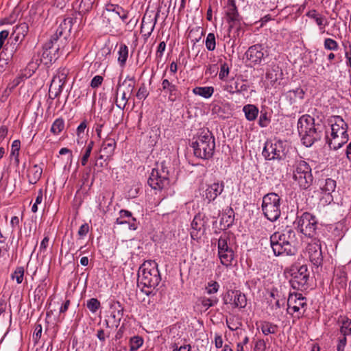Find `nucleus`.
<instances>
[{"label": "nucleus", "instance_id": "f257e3e1", "mask_svg": "<svg viewBox=\"0 0 351 351\" xmlns=\"http://www.w3.org/2000/svg\"><path fill=\"white\" fill-rule=\"evenodd\" d=\"M161 277L156 261H145L140 267L138 274V285L142 286V291L149 295L152 289L160 282Z\"/></svg>", "mask_w": 351, "mask_h": 351}, {"label": "nucleus", "instance_id": "f03ea898", "mask_svg": "<svg viewBox=\"0 0 351 351\" xmlns=\"http://www.w3.org/2000/svg\"><path fill=\"white\" fill-rule=\"evenodd\" d=\"M295 233L292 229L276 232L270 237V244L275 256H293L297 252L293 245Z\"/></svg>", "mask_w": 351, "mask_h": 351}, {"label": "nucleus", "instance_id": "7ed1b4c3", "mask_svg": "<svg viewBox=\"0 0 351 351\" xmlns=\"http://www.w3.org/2000/svg\"><path fill=\"white\" fill-rule=\"evenodd\" d=\"M191 143L194 155L199 158L208 160L213 157L215 148V136L208 129H203L195 137Z\"/></svg>", "mask_w": 351, "mask_h": 351}, {"label": "nucleus", "instance_id": "20e7f679", "mask_svg": "<svg viewBox=\"0 0 351 351\" xmlns=\"http://www.w3.org/2000/svg\"><path fill=\"white\" fill-rule=\"evenodd\" d=\"M298 130L301 141L306 147H311L321 138V132L315 127L314 118L308 114L303 115L299 119Z\"/></svg>", "mask_w": 351, "mask_h": 351}, {"label": "nucleus", "instance_id": "39448f33", "mask_svg": "<svg viewBox=\"0 0 351 351\" xmlns=\"http://www.w3.org/2000/svg\"><path fill=\"white\" fill-rule=\"evenodd\" d=\"M293 179L300 190H310L313 183L312 169L308 162L298 160L293 165Z\"/></svg>", "mask_w": 351, "mask_h": 351}, {"label": "nucleus", "instance_id": "423d86ee", "mask_svg": "<svg viewBox=\"0 0 351 351\" xmlns=\"http://www.w3.org/2000/svg\"><path fill=\"white\" fill-rule=\"evenodd\" d=\"M285 273L291 276L289 282L293 289L303 291L308 289L310 273L306 265H293L286 269Z\"/></svg>", "mask_w": 351, "mask_h": 351}, {"label": "nucleus", "instance_id": "0eeeda50", "mask_svg": "<svg viewBox=\"0 0 351 351\" xmlns=\"http://www.w3.org/2000/svg\"><path fill=\"white\" fill-rule=\"evenodd\" d=\"M281 201L282 199L276 193H267L263 197L262 210L269 221L274 222L280 218Z\"/></svg>", "mask_w": 351, "mask_h": 351}, {"label": "nucleus", "instance_id": "6e6552de", "mask_svg": "<svg viewBox=\"0 0 351 351\" xmlns=\"http://www.w3.org/2000/svg\"><path fill=\"white\" fill-rule=\"evenodd\" d=\"M294 224L297 230L305 237L309 238H315L316 237L318 221L317 217L311 213L305 212L300 216H298Z\"/></svg>", "mask_w": 351, "mask_h": 351}, {"label": "nucleus", "instance_id": "1a4fd4ad", "mask_svg": "<svg viewBox=\"0 0 351 351\" xmlns=\"http://www.w3.org/2000/svg\"><path fill=\"white\" fill-rule=\"evenodd\" d=\"M287 152V145L282 141H267L263 150V156L266 160H284Z\"/></svg>", "mask_w": 351, "mask_h": 351}, {"label": "nucleus", "instance_id": "9d476101", "mask_svg": "<svg viewBox=\"0 0 351 351\" xmlns=\"http://www.w3.org/2000/svg\"><path fill=\"white\" fill-rule=\"evenodd\" d=\"M225 8L226 21L229 24L228 31L231 33L236 29V32L234 34L237 33V36H239L241 27L242 18L239 14L235 0H228Z\"/></svg>", "mask_w": 351, "mask_h": 351}, {"label": "nucleus", "instance_id": "9b49d317", "mask_svg": "<svg viewBox=\"0 0 351 351\" xmlns=\"http://www.w3.org/2000/svg\"><path fill=\"white\" fill-rule=\"evenodd\" d=\"M226 235H221L218 240V255L222 265L229 266L234 258V252Z\"/></svg>", "mask_w": 351, "mask_h": 351}, {"label": "nucleus", "instance_id": "f8f14e48", "mask_svg": "<svg viewBox=\"0 0 351 351\" xmlns=\"http://www.w3.org/2000/svg\"><path fill=\"white\" fill-rule=\"evenodd\" d=\"M168 173L162 170L153 169L148 178L147 184L154 190H161L169 185Z\"/></svg>", "mask_w": 351, "mask_h": 351}, {"label": "nucleus", "instance_id": "ddd939ff", "mask_svg": "<svg viewBox=\"0 0 351 351\" xmlns=\"http://www.w3.org/2000/svg\"><path fill=\"white\" fill-rule=\"evenodd\" d=\"M287 312L293 315L298 313L303 315L307 306L306 298L300 293L290 294L287 300Z\"/></svg>", "mask_w": 351, "mask_h": 351}, {"label": "nucleus", "instance_id": "4468645a", "mask_svg": "<svg viewBox=\"0 0 351 351\" xmlns=\"http://www.w3.org/2000/svg\"><path fill=\"white\" fill-rule=\"evenodd\" d=\"M306 250L308 254L310 261L317 267L322 265L323 256L320 241L316 239L312 240L306 246Z\"/></svg>", "mask_w": 351, "mask_h": 351}, {"label": "nucleus", "instance_id": "2eb2a0df", "mask_svg": "<svg viewBox=\"0 0 351 351\" xmlns=\"http://www.w3.org/2000/svg\"><path fill=\"white\" fill-rule=\"evenodd\" d=\"M224 304L231 303L235 308H245L247 305V298L244 293L239 290L228 291L223 298Z\"/></svg>", "mask_w": 351, "mask_h": 351}, {"label": "nucleus", "instance_id": "dca6fc26", "mask_svg": "<svg viewBox=\"0 0 351 351\" xmlns=\"http://www.w3.org/2000/svg\"><path fill=\"white\" fill-rule=\"evenodd\" d=\"M264 48L261 45H254L245 52L247 59L254 64H260L265 56Z\"/></svg>", "mask_w": 351, "mask_h": 351}, {"label": "nucleus", "instance_id": "f3484780", "mask_svg": "<svg viewBox=\"0 0 351 351\" xmlns=\"http://www.w3.org/2000/svg\"><path fill=\"white\" fill-rule=\"evenodd\" d=\"M331 122V136H348L347 132L348 125L339 116H335Z\"/></svg>", "mask_w": 351, "mask_h": 351}, {"label": "nucleus", "instance_id": "a211bd4d", "mask_svg": "<svg viewBox=\"0 0 351 351\" xmlns=\"http://www.w3.org/2000/svg\"><path fill=\"white\" fill-rule=\"evenodd\" d=\"M161 91L168 95V99L170 101H175L180 97L178 86L170 82L168 79L162 78L161 82Z\"/></svg>", "mask_w": 351, "mask_h": 351}, {"label": "nucleus", "instance_id": "6ab92c4d", "mask_svg": "<svg viewBox=\"0 0 351 351\" xmlns=\"http://www.w3.org/2000/svg\"><path fill=\"white\" fill-rule=\"evenodd\" d=\"M224 189L223 182H215L208 186L205 191V197L208 202L215 200L217 197L222 193Z\"/></svg>", "mask_w": 351, "mask_h": 351}, {"label": "nucleus", "instance_id": "aec40b11", "mask_svg": "<svg viewBox=\"0 0 351 351\" xmlns=\"http://www.w3.org/2000/svg\"><path fill=\"white\" fill-rule=\"evenodd\" d=\"M249 85L245 84L239 85V83L237 81H234L233 79L223 86V90L227 91L231 95H234L235 93L244 94L245 92L247 91Z\"/></svg>", "mask_w": 351, "mask_h": 351}, {"label": "nucleus", "instance_id": "412c9836", "mask_svg": "<svg viewBox=\"0 0 351 351\" xmlns=\"http://www.w3.org/2000/svg\"><path fill=\"white\" fill-rule=\"evenodd\" d=\"M23 41L22 39H19L16 36H14L12 34H11L8 43L3 47V51L8 56L7 58H12L14 53L17 51L19 45Z\"/></svg>", "mask_w": 351, "mask_h": 351}, {"label": "nucleus", "instance_id": "4be33fe9", "mask_svg": "<svg viewBox=\"0 0 351 351\" xmlns=\"http://www.w3.org/2000/svg\"><path fill=\"white\" fill-rule=\"evenodd\" d=\"M158 16L159 11L156 12L154 19H149V21H146L145 17L143 19L141 27V32L143 34V36L145 39H147L153 32Z\"/></svg>", "mask_w": 351, "mask_h": 351}, {"label": "nucleus", "instance_id": "5701e85b", "mask_svg": "<svg viewBox=\"0 0 351 351\" xmlns=\"http://www.w3.org/2000/svg\"><path fill=\"white\" fill-rule=\"evenodd\" d=\"M191 226L192 230L191 232V239L193 240H198L201 236L200 232L202 230L204 226V222L201 219L200 216H195L193 220L191 222Z\"/></svg>", "mask_w": 351, "mask_h": 351}, {"label": "nucleus", "instance_id": "b1692460", "mask_svg": "<svg viewBox=\"0 0 351 351\" xmlns=\"http://www.w3.org/2000/svg\"><path fill=\"white\" fill-rule=\"evenodd\" d=\"M43 173V167L38 165H33L27 173L28 181L29 184H35L40 179Z\"/></svg>", "mask_w": 351, "mask_h": 351}, {"label": "nucleus", "instance_id": "393cba45", "mask_svg": "<svg viewBox=\"0 0 351 351\" xmlns=\"http://www.w3.org/2000/svg\"><path fill=\"white\" fill-rule=\"evenodd\" d=\"M116 143L113 139H108L104 141L101 145V152H104L103 155H100L99 159H103L104 157H110L114 151Z\"/></svg>", "mask_w": 351, "mask_h": 351}, {"label": "nucleus", "instance_id": "a878e982", "mask_svg": "<svg viewBox=\"0 0 351 351\" xmlns=\"http://www.w3.org/2000/svg\"><path fill=\"white\" fill-rule=\"evenodd\" d=\"M243 111L246 119L249 121L256 120L259 113L258 108L253 104L245 105L243 108Z\"/></svg>", "mask_w": 351, "mask_h": 351}, {"label": "nucleus", "instance_id": "bb28decb", "mask_svg": "<svg viewBox=\"0 0 351 351\" xmlns=\"http://www.w3.org/2000/svg\"><path fill=\"white\" fill-rule=\"evenodd\" d=\"M306 16L314 20L316 24L319 27L320 30H324L325 26L327 25L326 18L318 13L315 10L308 11Z\"/></svg>", "mask_w": 351, "mask_h": 351}, {"label": "nucleus", "instance_id": "cd10ccee", "mask_svg": "<svg viewBox=\"0 0 351 351\" xmlns=\"http://www.w3.org/2000/svg\"><path fill=\"white\" fill-rule=\"evenodd\" d=\"M192 91L195 95H199L204 99H209L213 95L215 89L213 86H197Z\"/></svg>", "mask_w": 351, "mask_h": 351}, {"label": "nucleus", "instance_id": "c85d7f7f", "mask_svg": "<svg viewBox=\"0 0 351 351\" xmlns=\"http://www.w3.org/2000/svg\"><path fill=\"white\" fill-rule=\"evenodd\" d=\"M348 141V136H335L328 141L330 149L337 150L341 147Z\"/></svg>", "mask_w": 351, "mask_h": 351}, {"label": "nucleus", "instance_id": "c756f323", "mask_svg": "<svg viewBox=\"0 0 351 351\" xmlns=\"http://www.w3.org/2000/svg\"><path fill=\"white\" fill-rule=\"evenodd\" d=\"M337 186L336 181L332 178H326L324 181V184L320 186V189L324 194L330 196L331 200L332 197L331 193L335 191Z\"/></svg>", "mask_w": 351, "mask_h": 351}, {"label": "nucleus", "instance_id": "7c9ffc66", "mask_svg": "<svg viewBox=\"0 0 351 351\" xmlns=\"http://www.w3.org/2000/svg\"><path fill=\"white\" fill-rule=\"evenodd\" d=\"M95 4V0H81L78 8L80 14H82V16H84L86 19L87 14L91 11Z\"/></svg>", "mask_w": 351, "mask_h": 351}, {"label": "nucleus", "instance_id": "2f4dec72", "mask_svg": "<svg viewBox=\"0 0 351 351\" xmlns=\"http://www.w3.org/2000/svg\"><path fill=\"white\" fill-rule=\"evenodd\" d=\"M304 96V91L301 88L290 90L286 93V97L289 99L291 104L295 103L296 99H303Z\"/></svg>", "mask_w": 351, "mask_h": 351}, {"label": "nucleus", "instance_id": "473e14b6", "mask_svg": "<svg viewBox=\"0 0 351 351\" xmlns=\"http://www.w3.org/2000/svg\"><path fill=\"white\" fill-rule=\"evenodd\" d=\"M259 327L265 335L275 334L278 330V326L269 322H261Z\"/></svg>", "mask_w": 351, "mask_h": 351}, {"label": "nucleus", "instance_id": "72a5a7b5", "mask_svg": "<svg viewBox=\"0 0 351 351\" xmlns=\"http://www.w3.org/2000/svg\"><path fill=\"white\" fill-rule=\"evenodd\" d=\"M128 57V47L121 43L118 50V62L121 66H124Z\"/></svg>", "mask_w": 351, "mask_h": 351}, {"label": "nucleus", "instance_id": "f704fd0d", "mask_svg": "<svg viewBox=\"0 0 351 351\" xmlns=\"http://www.w3.org/2000/svg\"><path fill=\"white\" fill-rule=\"evenodd\" d=\"M29 29V26L26 23H22L14 27L13 32L12 33L14 36L19 39L23 40Z\"/></svg>", "mask_w": 351, "mask_h": 351}, {"label": "nucleus", "instance_id": "c9c22d12", "mask_svg": "<svg viewBox=\"0 0 351 351\" xmlns=\"http://www.w3.org/2000/svg\"><path fill=\"white\" fill-rule=\"evenodd\" d=\"M339 331L341 335L346 337L351 335V319L345 317L341 321V326H340Z\"/></svg>", "mask_w": 351, "mask_h": 351}, {"label": "nucleus", "instance_id": "e433bc0d", "mask_svg": "<svg viewBox=\"0 0 351 351\" xmlns=\"http://www.w3.org/2000/svg\"><path fill=\"white\" fill-rule=\"evenodd\" d=\"M134 80L133 78H130L127 77L125 80L123 82L122 85L124 87L123 91L128 94L130 97L132 95L134 88Z\"/></svg>", "mask_w": 351, "mask_h": 351}, {"label": "nucleus", "instance_id": "4c0bfd02", "mask_svg": "<svg viewBox=\"0 0 351 351\" xmlns=\"http://www.w3.org/2000/svg\"><path fill=\"white\" fill-rule=\"evenodd\" d=\"M27 79V74L21 73L16 78L13 80L12 82L8 84L5 92L9 90V92H12L17 86H19L21 82L24 80Z\"/></svg>", "mask_w": 351, "mask_h": 351}, {"label": "nucleus", "instance_id": "58836bf2", "mask_svg": "<svg viewBox=\"0 0 351 351\" xmlns=\"http://www.w3.org/2000/svg\"><path fill=\"white\" fill-rule=\"evenodd\" d=\"M64 128V121L62 119H57L53 123L51 132L54 134H60Z\"/></svg>", "mask_w": 351, "mask_h": 351}, {"label": "nucleus", "instance_id": "ea45409f", "mask_svg": "<svg viewBox=\"0 0 351 351\" xmlns=\"http://www.w3.org/2000/svg\"><path fill=\"white\" fill-rule=\"evenodd\" d=\"M115 223L119 225L128 224L129 229L132 230H136L138 228L136 220L134 217H132L131 221L130 219L127 221L119 217L117 219Z\"/></svg>", "mask_w": 351, "mask_h": 351}, {"label": "nucleus", "instance_id": "a19ab883", "mask_svg": "<svg viewBox=\"0 0 351 351\" xmlns=\"http://www.w3.org/2000/svg\"><path fill=\"white\" fill-rule=\"evenodd\" d=\"M24 267L22 266L16 267L14 271L11 275L12 279H15L18 284H21L23 282L24 276Z\"/></svg>", "mask_w": 351, "mask_h": 351}, {"label": "nucleus", "instance_id": "79ce46f5", "mask_svg": "<svg viewBox=\"0 0 351 351\" xmlns=\"http://www.w3.org/2000/svg\"><path fill=\"white\" fill-rule=\"evenodd\" d=\"M117 8L121 7L117 4H107L105 8L106 14H108L109 17L117 18L118 12H119L117 10Z\"/></svg>", "mask_w": 351, "mask_h": 351}, {"label": "nucleus", "instance_id": "37998d69", "mask_svg": "<svg viewBox=\"0 0 351 351\" xmlns=\"http://www.w3.org/2000/svg\"><path fill=\"white\" fill-rule=\"evenodd\" d=\"M66 19L71 21V24L73 26L76 23H78L79 25L81 24L83 22L84 19H85V16L80 14V12L77 10L73 12L71 16L66 17Z\"/></svg>", "mask_w": 351, "mask_h": 351}, {"label": "nucleus", "instance_id": "c03bdc74", "mask_svg": "<svg viewBox=\"0 0 351 351\" xmlns=\"http://www.w3.org/2000/svg\"><path fill=\"white\" fill-rule=\"evenodd\" d=\"M206 47L208 51H214L216 48V39L213 33H209L205 41Z\"/></svg>", "mask_w": 351, "mask_h": 351}, {"label": "nucleus", "instance_id": "a18cd8bd", "mask_svg": "<svg viewBox=\"0 0 351 351\" xmlns=\"http://www.w3.org/2000/svg\"><path fill=\"white\" fill-rule=\"evenodd\" d=\"M94 146V141H90L87 146L86 147L85 152L82 156L81 163L82 166H85L87 164L88 160L90 157L91 152Z\"/></svg>", "mask_w": 351, "mask_h": 351}, {"label": "nucleus", "instance_id": "49530a36", "mask_svg": "<svg viewBox=\"0 0 351 351\" xmlns=\"http://www.w3.org/2000/svg\"><path fill=\"white\" fill-rule=\"evenodd\" d=\"M143 343V339L138 337L135 336L131 338L130 342V351H136L137 350Z\"/></svg>", "mask_w": 351, "mask_h": 351}, {"label": "nucleus", "instance_id": "de8ad7c7", "mask_svg": "<svg viewBox=\"0 0 351 351\" xmlns=\"http://www.w3.org/2000/svg\"><path fill=\"white\" fill-rule=\"evenodd\" d=\"M229 212H230L231 213L229 215H223V216L221 218L220 223L221 226H223V228H229L233 222V218L231 216V214L233 213V210L230 208L229 210Z\"/></svg>", "mask_w": 351, "mask_h": 351}, {"label": "nucleus", "instance_id": "09e8293b", "mask_svg": "<svg viewBox=\"0 0 351 351\" xmlns=\"http://www.w3.org/2000/svg\"><path fill=\"white\" fill-rule=\"evenodd\" d=\"M271 119L269 117L267 112L265 111H261V114L258 119V125L261 128H266L270 123Z\"/></svg>", "mask_w": 351, "mask_h": 351}, {"label": "nucleus", "instance_id": "8fccbe9b", "mask_svg": "<svg viewBox=\"0 0 351 351\" xmlns=\"http://www.w3.org/2000/svg\"><path fill=\"white\" fill-rule=\"evenodd\" d=\"M219 302V300L216 297L211 298H203L201 300V304L206 309L209 308L211 306L216 305Z\"/></svg>", "mask_w": 351, "mask_h": 351}, {"label": "nucleus", "instance_id": "3c124183", "mask_svg": "<svg viewBox=\"0 0 351 351\" xmlns=\"http://www.w3.org/2000/svg\"><path fill=\"white\" fill-rule=\"evenodd\" d=\"M324 47L327 50L337 51L339 49L337 42L332 38H326L324 42Z\"/></svg>", "mask_w": 351, "mask_h": 351}, {"label": "nucleus", "instance_id": "603ef678", "mask_svg": "<svg viewBox=\"0 0 351 351\" xmlns=\"http://www.w3.org/2000/svg\"><path fill=\"white\" fill-rule=\"evenodd\" d=\"M87 308L92 313H95L101 306L100 302L97 298H91L87 301Z\"/></svg>", "mask_w": 351, "mask_h": 351}, {"label": "nucleus", "instance_id": "864d4df0", "mask_svg": "<svg viewBox=\"0 0 351 351\" xmlns=\"http://www.w3.org/2000/svg\"><path fill=\"white\" fill-rule=\"evenodd\" d=\"M38 60H36V62L31 61L28 63L27 68L25 69V72L27 73H25L27 74V78L29 77L35 72V71L38 69Z\"/></svg>", "mask_w": 351, "mask_h": 351}, {"label": "nucleus", "instance_id": "5fc2aeb1", "mask_svg": "<svg viewBox=\"0 0 351 351\" xmlns=\"http://www.w3.org/2000/svg\"><path fill=\"white\" fill-rule=\"evenodd\" d=\"M229 73H230V68H229L228 64L226 62H223V63L221 64L220 71L219 73V78L221 80H223V81L225 80L228 77Z\"/></svg>", "mask_w": 351, "mask_h": 351}, {"label": "nucleus", "instance_id": "6e6d98bb", "mask_svg": "<svg viewBox=\"0 0 351 351\" xmlns=\"http://www.w3.org/2000/svg\"><path fill=\"white\" fill-rule=\"evenodd\" d=\"M149 95V91L147 89V87L145 84H142L141 86L139 87L137 93H136V97L138 99H145Z\"/></svg>", "mask_w": 351, "mask_h": 351}, {"label": "nucleus", "instance_id": "4d7b16f0", "mask_svg": "<svg viewBox=\"0 0 351 351\" xmlns=\"http://www.w3.org/2000/svg\"><path fill=\"white\" fill-rule=\"evenodd\" d=\"M128 94L123 90L121 100L119 101L117 98H116L115 104L121 110L124 109L130 97L129 96L128 97Z\"/></svg>", "mask_w": 351, "mask_h": 351}, {"label": "nucleus", "instance_id": "13d9d810", "mask_svg": "<svg viewBox=\"0 0 351 351\" xmlns=\"http://www.w3.org/2000/svg\"><path fill=\"white\" fill-rule=\"evenodd\" d=\"M219 288V285L216 281H210L208 282L207 286L206 287V291L208 294H213L218 291Z\"/></svg>", "mask_w": 351, "mask_h": 351}, {"label": "nucleus", "instance_id": "bf43d9fd", "mask_svg": "<svg viewBox=\"0 0 351 351\" xmlns=\"http://www.w3.org/2000/svg\"><path fill=\"white\" fill-rule=\"evenodd\" d=\"M59 27L62 29V31L67 35L72 29V25L71 24V21L65 18L63 21L60 23Z\"/></svg>", "mask_w": 351, "mask_h": 351}, {"label": "nucleus", "instance_id": "052dcab7", "mask_svg": "<svg viewBox=\"0 0 351 351\" xmlns=\"http://www.w3.org/2000/svg\"><path fill=\"white\" fill-rule=\"evenodd\" d=\"M346 343V336L341 335V337H339L338 338V343L337 345V351H344Z\"/></svg>", "mask_w": 351, "mask_h": 351}, {"label": "nucleus", "instance_id": "680f3d73", "mask_svg": "<svg viewBox=\"0 0 351 351\" xmlns=\"http://www.w3.org/2000/svg\"><path fill=\"white\" fill-rule=\"evenodd\" d=\"M21 142L19 140H14L12 144L11 156L19 155Z\"/></svg>", "mask_w": 351, "mask_h": 351}, {"label": "nucleus", "instance_id": "e2e57ef3", "mask_svg": "<svg viewBox=\"0 0 351 351\" xmlns=\"http://www.w3.org/2000/svg\"><path fill=\"white\" fill-rule=\"evenodd\" d=\"M266 342L264 339H258L255 342L254 350V351H265L266 350Z\"/></svg>", "mask_w": 351, "mask_h": 351}, {"label": "nucleus", "instance_id": "0e129e2a", "mask_svg": "<svg viewBox=\"0 0 351 351\" xmlns=\"http://www.w3.org/2000/svg\"><path fill=\"white\" fill-rule=\"evenodd\" d=\"M42 334V326L41 324H36L34 330V332L33 334V340L35 343H37L40 339Z\"/></svg>", "mask_w": 351, "mask_h": 351}, {"label": "nucleus", "instance_id": "69168bd1", "mask_svg": "<svg viewBox=\"0 0 351 351\" xmlns=\"http://www.w3.org/2000/svg\"><path fill=\"white\" fill-rule=\"evenodd\" d=\"M103 82V77L100 75L95 76L90 82V86L92 88H97L99 87Z\"/></svg>", "mask_w": 351, "mask_h": 351}, {"label": "nucleus", "instance_id": "338daca9", "mask_svg": "<svg viewBox=\"0 0 351 351\" xmlns=\"http://www.w3.org/2000/svg\"><path fill=\"white\" fill-rule=\"evenodd\" d=\"M43 53H42V58L40 59V61H43V60H46L45 64H47L49 62H51L53 60V57L51 55V51L50 50H46L43 49Z\"/></svg>", "mask_w": 351, "mask_h": 351}, {"label": "nucleus", "instance_id": "774afa93", "mask_svg": "<svg viewBox=\"0 0 351 351\" xmlns=\"http://www.w3.org/2000/svg\"><path fill=\"white\" fill-rule=\"evenodd\" d=\"M89 231V226L88 223L82 224L78 230V235L81 237L86 236Z\"/></svg>", "mask_w": 351, "mask_h": 351}]
</instances>
